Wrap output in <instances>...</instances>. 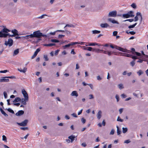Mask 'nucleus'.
<instances>
[{
    "instance_id": "obj_1",
    "label": "nucleus",
    "mask_w": 148,
    "mask_h": 148,
    "mask_svg": "<svg viewBox=\"0 0 148 148\" xmlns=\"http://www.w3.org/2000/svg\"><path fill=\"white\" fill-rule=\"evenodd\" d=\"M33 37L40 38L41 37L47 38L48 36L46 35L43 34L42 33L40 32V30H38L33 32L32 34Z\"/></svg>"
},
{
    "instance_id": "obj_2",
    "label": "nucleus",
    "mask_w": 148,
    "mask_h": 148,
    "mask_svg": "<svg viewBox=\"0 0 148 148\" xmlns=\"http://www.w3.org/2000/svg\"><path fill=\"white\" fill-rule=\"evenodd\" d=\"M4 27L0 31V37L4 38L3 36V34H5V33H8V32H10L11 30H10L6 28L5 26H3Z\"/></svg>"
},
{
    "instance_id": "obj_3",
    "label": "nucleus",
    "mask_w": 148,
    "mask_h": 148,
    "mask_svg": "<svg viewBox=\"0 0 148 148\" xmlns=\"http://www.w3.org/2000/svg\"><path fill=\"white\" fill-rule=\"evenodd\" d=\"M133 13L134 12L133 11H130L128 12L127 14H123L122 16L123 18H126L134 17V15L133 14Z\"/></svg>"
},
{
    "instance_id": "obj_4",
    "label": "nucleus",
    "mask_w": 148,
    "mask_h": 148,
    "mask_svg": "<svg viewBox=\"0 0 148 148\" xmlns=\"http://www.w3.org/2000/svg\"><path fill=\"white\" fill-rule=\"evenodd\" d=\"M13 40L11 38H9L8 39V42L5 41L4 44L6 46L8 45L9 47H10L13 45Z\"/></svg>"
},
{
    "instance_id": "obj_5",
    "label": "nucleus",
    "mask_w": 148,
    "mask_h": 148,
    "mask_svg": "<svg viewBox=\"0 0 148 148\" xmlns=\"http://www.w3.org/2000/svg\"><path fill=\"white\" fill-rule=\"evenodd\" d=\"M28 121V120L25 119L21 123L17 122L16 124L21 126H25L27 125Z\"/></svg>"
},
{
    "instance_id": "obj_6",
    "label": "nucleus",
    "mask_w": 148,
    "mask_h": 148,
    "mask_svg": "<svg viewBox=\"0 0 148 148\" xmlns=\"http://www.w3.org/2000/svg\"><path fill=\"white\" fill-rule=\"evenodd\" d=\"M117 16V12L116 11H112L109 12L108 15V17H116Z\"/></svg>"
},
{
    "instance_id": "obj_7",
    "label": "nucleus",
    "mask_w": 148,
    "mask_h": 148,
    "mask_svg": "<svg viewBox=\"0 0 148 148\" xmlns=\"http://www.w3.org/2000/svg\"><path fill=\"white\" fill-rule=\"evenodd\" d=\"M22 93L24 97V98H25L26 100H27V99H29L28 94L24 89L22 90Z\"/></svg>"
},
{
    "instance_id": "obj_8",
    "label": "nucleus",
    "mask_w": 148,
    "mask_h": 148,
    "mask_svg": "<svg viewBox=\"0 0 148 148\" xmlns=\"http://www.w3.org/2000/svg\"><path fill=\"white\" fill-rule=\"evenodd\" d=\"M7 77H2L0 79V82H8L9 80L8 79H5Z\"/></svg>"
},
{
    "instance_id": "obj_9",
    "label": "nucleus",
    "mask_w": 148,
    "mask_h": 148,
    "mask_svg": "<svg viewBox=\"0 0 148 148\" xmlns=\"http://www.w3.org/2000/svg\"><path fill=\"white\" fill-rule=\"evenodd\" d=\"M108 20L109 22H111L112 23L117 24H119V23L118 22L116 21H115L114 19H112L111 18H108Z\"/></svg>"
},
{
    "instance_id": "obj_10",
    "label": "nucleus",
    "mask_w": 148,
    "mask_h": 148,
    "mask_svg": "<svg viewBox=\"0 0 148 148\" xmlns=\"http://www.w3.org/2000/svg\"><path fill=\"white\" fill-rule=\"evenodd\" d=\"M3 35V36L5 38L7 37L8 36L9 37H15L16 36L15 35V34H13L12 35L8 33H8H5V34H4Z\"/></svg>"
},
{
    "instance_id": "obj_11",
    "label": "nucleus",
    "mask_w": 148,
    "mask_h": 148,
    "mask_svg": "<svg viewBox=\"0 0 148 148\" xmlns=\"http://www.w3.org/2000/svg\"><path fill=\"white\" fill-rule=\"evenodd\" d=\"M114 52V51H104L103 53L105 54H107L109 56H111Z\"/></svg>"
},
{
    "instance_id": "obj_12",
    "label": "nucleus",
    "mask_w": 148,
    "mask_h": 148,
    "mask_svg": "<svg viewBox=\"0 0 148 148\" xmlns=\"http://www.w3.org/2000/svg\"><path fill=\"white\" fill-rule=\"evenodd\" d=\"M24 113V112L22 110H20L18 111V112L16 114V115L17 116H20L23 114Z\"/></svg>"
},
{
    "instance_id": "obj_13",
    "label": "nucleus",
    "mask_w": 148,
    "mask_h": 148,
    "mask_svg": "<svg viewBox=\"0 0 148 148\" xmlns=\"http://www.w3.org/2000/svg\"><path fill=\"white\" fill-rule=\"evenodd\" d=\"M71 95L72 96H75L76 97H77L78 96V94L76 91H73L71 94Z\"/></svg>"
},
{
    "instance_id": "obj_14",
    "label": "nucleus",
    "mask_w": 148,
    "mask_h": 148,
    "mask_svg": "<svg viewBox=\"0 0 148 148\" xmlns=\"http://www.w3.org/2000/svg\"><path fill=\"white\" fill-rule=\"evenodd\" d=\"M102 112L101 110H99L97 114V117L98 119H100L101 116Z\"/></svg>"
},
{
    "instance_id": "obj_15",
    "label": "nucleus",
    "mask_w": 148,
    "mask_h": 148,
    "mask_svg": "<svg viewBox=\"0 0 148 148\" xmlns=\"http://www.w3.org/2000/svg\"><path fill=\"white\" fill-rule=\"evenodd\" d=\"M12 32L13 33V34H15V35L16 36H19V34H18V31L16 29H14L12 30V31L11 30L10 32Z\"/></svg>"
},
{
    "instance_id": "obj_16",
    "label": "nucleus",
    "mask_w": 148,
    "mask_h": 148,
    "mask_svg": "<svg viewBox=\"0 0 148 148\" xmlns=\"http://www.w3.org/2000/svg\"><path fill=\"white\" fill-rule=\"evenodd\" d=\"M109 26L107 23H102L100 25V26L102 28H107Z\"/></svg>"
},
{
    "instance_id": "obj_17",
    "label": "nucleus",
    "mask_w": 148,
    "mask_h": 148,
    "mask_svg": "<svg viewBox=\"0 0 148 148\" xmlns=\"http://www.w3.org/2000/svg\"><path fill=\"white\" fill-rule=\"evenodd\" d=\"M28 101V99H27V100H26L25 98H22L21 100V103L24 105H26V104L27 103L26 102Z\"/></svg>"
},
{
    "instance_id": "obj_18",
    "label": "nucleus",
    "mask_w": 148,
    "mask_h": 148,
    "mask_svg": "<svg viewBox=\"0 0 148 148\" xmlns=\"http://www.w3.org/2000/svg\"><path fill=\"white\" fill-rule=\"evenodd\" d=\"M75 137V136L74 135H72L69 136L68 138L69 139H70L71 140V143H72L74 140V139Z\"/></svg>"
},
{
    "instance_id": "obj_19",
    "label": "nucleus",
    "mask_w": 148,
    "mask_h": 148,
    "mask_svg": "<svg viewBox=\"0 0 148 148\" xmlns=\"http://www.w3.org/2000/svg\"><path fill=\"white\" fill-rule=\"evenodd\" d=\"M115 48L116 49L118 50L121 51H122L123 52V50H124V49L118 46H115Z\"/></svg>"
},
{
    "instance_id": "obj_20",
    "label": "nucleus",
    "mask_w": 148,
    "mask_h": 148,
    "mask_svg": "<svg viewBox=\"0 0 148 148\" xmlns=\"http://www.w3.org/2000/svg\"><path fill=\"white\" fill-rule=\"evenodd\" d=\"M21 100V99L19 97H17L15 98L14 100L13 101L14 103H15L19 101H20Z\"/></svg>"
},
{
    "instance_id": "obj_21",
    "label": "nucleus",
    "mask_w": 148,
    "mask_h": 148,
    "mask_svg": "<svg viewBox=\"0 0 148 148\" xmlns=\"http://www.w3.org/2000/svg\"><path fill=\"white\" fill-rule=\"evenodd\" d=\"M23 37L25 38L26 39H28L29 38H33L32 36V34H31L30 35H28L25 36H23Z\"/></svg>"
},
{
    "instance_id": "obj_22",
    "label": "nucleus",
    "mask_w": 148,
    "mask_h": 148,
    "mask_svg": "<svg viewBox=\"0 0 148 148\" xmlns=\"http://www.w3.org/2000/svg\"><path fill=\"white\" fill-rule=\"evenodd\" d=\"M0 110L1 113L3 114L6 117L8 116V115L4 112V111L1 108H0Z\"/></svg>"
},
{
    "instance_id": "obj_23",
    "label": "nucleus",
    "mask_w": 148,
    "mask_h": 148,
    "mask_svg": "<svg viewBox=\"0 0 148 148\" xmlns=\"http://www.w3.org/2000/svg\"><path fill=\"white\" fill-rule=\"evenodd\" d=\"M86 44H85V45L86 46H95V45H97V44H96L94 42L92 43H89V42H87V43H86Z\"/></svg>"
},
{
    "instance_id": "obj_24",
    "label": "nucleus",
    "mask_w": 148,
    "mask_h": 148,
    "mask_svg": "<svg viewBox=\"0 0 148 148\" xmlns=\"http://www.w3.org/2000/svg\"><path fill=\"white\" fill-rule=\"evenodd\" d=\"M27 70V68H26L25 67L23 70H22L21 69H18V70L20 71L21 72H23V73H25L26 71Z\"/></svg>"
},
{
    "instance_id": "obj_25",
    "label": "nucleus",
    "mask_w": 148,
    "mask_h": 148,
    "mask_svg": "<svg viewBox=\"0 0 148 148\" xmlns=\"http://www.w3.org/2000/svg\"><path fill=\"white\" fill-rule=\"evenodd\" d=\"M116 127L117 129V135H119L121 134V131L120 130L119 128V126L118 125H117L116 126Z\"/></svg>"
},
{
    "instance_id": "obj_26",
    "label": "nucleus",
    "mask_w": 148,
    "mask_h": 148,
    "mask_svg": "<svg viewBox=\"0 0 148 148\" xmlns=\"http://www.w3.org/2000/svg\"><path fill=\"white\" fill-rule=\"evenodd\" d=\"M132 53L134 55H136L138 56H141V54L140 53L137 52H132Z\"/></svg>"
},
{
    "instance_id": "obj_27",
    "label": "nucleus",
    "mask_w": 148,
    "mask_h": 148,
    "mask_svg": "<svg viewBox=\"0 0 148 148\" xmlns=\"http://www.w3.org/2000/svg\"><path fill=\"white\" fill-rule=\"evenodd\" d=\"M19 52V49H18L14 50L13 55V56L17 55Z\"/></svg>"
},
{
    "instance_id": "obj_28",
    "label": "nucleus",
    "mask_w": 148,
    "mask_h": 148,
    "mask_svg": "<svg viewBox=\"0 0 148 148\" xmlns=\"http://www.w3.org/2000/svg\"><path fill=\"white\" fill-rule=\"evenodd\" d=\"M131 58L133 59V60L135 61L136 59H139V58L137 56H133L132 55V56H131Z\"/></svg>"
},
{
    "instance_id": "obj_29",
    "label": "nucleus",
    "mask_w": 148,
    "mask_h": 148,
    "mask_svg": "<svg viewBox=\"0 0 148 148\" xmlns=\"http://www.w3.org/2000/svg\"><path fill=\"white\" fill-rule=\"evenodd\" d=\"M92 33L93 34H99L100 33V31H98L97 30H94L92 31Z\"/></svg>"
},
{
    "instance_id": "obj_30",
    "label": "nucleus",
    "mask_w": 148,
    "mask_h": 148,
    "mask_svg": "<svg viewBox=\"0 0 148 148\" xmlns=\"http://www.w3.org/2000/svg\"><path fill=\"white\" fill-rule=\"evenodd\" d=\"M123 132V133H126L128 130L127 128V127H123L122 128Z\"/></svg>"
},
{
    "instance_id": "obj_31",
    "label": "nucleus",
    "mask_w": 148,
    "mask_h": 148,
    "mask_svg": "<svg viewBox=\"0 0 148 148\" xmlns=\"http://www.w3.org/2000/svg\"><path fill=\"white\" fill-rule=\"evenodd\" d=\"M50 41L52 42H59V41L56 39H51L50 40Z\"/></svg>"
},
{
    "instance_id": "obj_32",
    "label": "nucleus",
    "mask_w": 148,
    "mask_h": 148,
    "mask_svg": "<svg viewBox=\"0 0 148 148\" xmlns=\"http://www.w3.org/2000/svg\"><path fill=\"white\" fill-rule=\"evenodd\" d=\"M66 27H75V26L74 25H73V24H71V25L67 24L65 26V27H64V28H65Z\"/></svg>"
},
{
    "instance_id": "obj_33",
    "label": "nucleus",
    "mask_w": 148,
    "mask_h": 148,
    "mask_svg": "<svg viewBox=\"0 0 148 148\" xmlns=\"http://www.w3.org/2000/svg\"><path fill=\"white\" fill-rule=\"evenodd\" d=\"M5 110H7L9 112L12 113L14 114V112L13 110L10 108H9L8 109H6Z\"/></svg>"
},
{
    "instance_id": "obj_34",
    "label": "nucleus",
    "mask_w": 148,
    "mask_h": 148,
    "mask_svg": "<svg viewBox=\"0 0 148 148\" xmlns=\"http://www.w3.org/2000/svg\"><path fill=\"white\" fill-rule=\"evenodd\" d=\"M119 88L120 89H121L124 88L123 85L122 84H120L118 85Z\"/></svg>"
},
{
    "instance_id": "obj_35",
    "label": "nucleus",
    "mask_w": 148,
    "mask_h": 148,
    "mask_svg": "<svg viewBox=\"0 0 148 148\" xmlns=\"http://www.w3.org/2000/svg\"><path fill=\"white\" fill-rule=\"evenodd\" d=\"M2 140L5 142H7V138L5 136L3 135L2 136Z\"/></svg>"
},
{
    "instance_id": "obj_36",
    "label": "nucleus",
    "mask_w": 148,
    "mask_h": 148,
    "mask_svg": "<svg viewBox=\"0 0 148 148\" xmlns=\"http://www.w3.org/2000/svg\"><path fill=\"white\" fill-rule=\"evenodd\" d=\"M143 72L141 70H139V71L137 72V74L139 76H140L143 73Z\"/></svg>"
},
{
    "instance_id": "obj_37",
    "label": "nucleus",
    "mask_w": 148,
    "mask_h": 148,
    "mask_svg": "<svg viewBox=\"0 0 148 148\" xmlns=\"http://www.w3.org/2000/svg\"><path fill=\"white\" fill-rule=\"evenodd\" d=\"M43 58L45 59V61H48L49 60V58H48L47 55H44Z\"/></svg>"
},
{
    "instance_id": "obj_38",
    "label": "nucleus",
    "mask_w": 148,
    "mask_h": 148,
    "mask_svg": "<svg viewBox=\"0 0 148 148\" xmlns=\"http://www.w3.org/2000/svg\"><path fill=\"white\" fill-rule=\"evenodd\" d=\"M123 56L131 58V56H132V55L124 53Z\"/></svg>"
},
{
    "instance_id": "obj_39",
    "label": "nucleus",
    "mask_w": 148,
    "mask_h": 148,
    "mask_svg": "<svg viewBox=\"0 0 148 148\" xmlns=\"http://www.w3.org/2000/svg\"><path fill=\"white\" fill-rule=\"evenodd\" d=\"M40 51V48H38L36 50V51L34 53L37 55L38 53Z\"/></svg>"
},
{
    "instance_id": "obj_40",
    "label": "nucleus",
    "mask_w": 148,
    "mask_h": 148,
    "mask_svg": "<svg viewBox=\"0 0 148 148\" xmlns=\"http://www.w3.org/2000/svg\"><path fill=\"white\" fill-rule=\"evenodd\" d=\"M117 121H120L121 122H123V119H121L119 116H118V117Z\"/></svg>"
},
{
    "instance_id": "obj_41",
    "label": "nucleus",
    "mask_w": 148,
    "mask_h": 148,
    "mask_svg": "<svg viewBox=\"0 0 148 148\" xmlns=\"http://www.w3.org/2000/svg\"><path fill=\"white\" fill-rule=\"evenodd\" d=\"M135 61L133 60L130 62V65L132 66L133 67L135 65Z\"/></svg>"
},
{
    "instance_id": "obj_42",
    "label": "nucleus",
    "mask_w": 148,
    "mask_h": 148,
    "mask_svg": "<svg viewBox=\"0 0 148 148\" xmlns=\"http://www.w3.org/2000/svg\"><path fill=\"white\" fill-rule=\"evenodd\" d=\"M131 6L133 8L135 9L136 8V4L135 3H133L131 5Z\"/></svg>"
},
{
    "instance_id": "obj_43",
    "label": "nucleus",
    "mask_w": 148,
    "mask_h": 148,
    "mask_svg": "<svg viewBox=\"0 0 148 148\" xmlns=\"http://www.w3.org/2000/svg\"><path fill=\"white\" fill-rule=\"evenodd\" d=\"M134 21V19H127V20H126L125 21H123L125 22L127 21H129L130 22H131L132 21Z\"/></svg>"
},
{
    "instance_id": "obj_44",
    "label": "nucleus",
    "mask_w": 148,
    "mask_h": 148,
    "mask_svg": "<svg viewBox=\"0 0 148 148\" xmlns=\"http://www.w3.org/2000/svg\"><path fill=\"white\" fill-rule=\"evenodd\" d=\"M47 15L46 14H43L42 16L37 17V18L39 19H42L44 18L45 16H47Z\"/></svg>"
},
{
    "instance_id": "obj_45",
    "label": "nucleus",
    "mask_w": 148,
    "mask_h": 148,
    "mask_svg": "<svg viewBox=\"0 0 148 148\" xmlns=\"http://www.w3.org/2000/svg\"><path fill=\"white\" fill-rule=\"evenodd\" d=\"M7 77V78L10 79H15L16 77L14 76H11L9 77Z\"/></svg>"
},
{
    "instance_id": "obj_46",
    "label": "nucleus",
    "mask_w": 148,
    "mask_h": 148,
    "mask_svg": "<svg viewBox=\"0 0 148 148\" xmlns=\"http://www.w3.org/2000/svg\"><path fill=\"white\" fill-rule=\"evenodd\" d=\"M104 50H100L99 49H96L95 52L97 53H99L100 51H102L103 52Z\"/></svg>"
},
{
    "instance_id": "obj_47",
    "label": "nucleus",
    "mask_w": 148,
    "mask_h": 148,
    "mask_svg": "<svg viewBox=\"0 0 148 148\" xmlns=\"http://www.w3.org/2000/svg\"><path fill=\"white\" fill-rule=\"evenodd\" d=\"M123 52L127 53H130L131 52V51L129 50H128L126 49H124L123 50Z\"/></svg>"
},
{
    "instance_id": "obj_48",
    "label": "nucleus",
    "mask_w": 148,
    "mask_h": 148,
    "mask_svg": "<svg viewBox=\"0 0 148 148\" xmlns=\"http://www.w3.org/2000/svg\"><path fill=\"white\" fill-rule=\"evenodd\" d=\"M20 129L21 130H28V127H21L20 128Z\"/></svg>"
},
{
    "instance_id": "obj_49",
    "label": "nucleus",
    "mask_w": 148,
    "mask_h": 148,
    "mask_svg": "<svg viewBox=\"0 0 148 148\" xmlns=\"http://www.w3.org/2000/svg\"><path fill=\"white\" fill-rule=\"evenodd\" d=\"M3 95H4V98L5 99L7 98L8 95H7V93L6 92H5V91L4 92Z\"/></svg>"
},
{
    "instance_id": "obj_50",
    "label": "nucleus",
    "mask_w": 148,
    "mask_h": 148,
    "mask_svg": "<svg viewBox=\"0 0 148 148\" xmlns=\"http://www.w3.org/2000/svg\"><path fill=\"white\" fill-rule=\"evenodd\" d=\"M70 47V45L69 44H68V45H66L64 46H63V47L64 49H65L66 48L69 47Z\"/></svg>"
},
{
    "instance_id": "obj_51",
    "label": "nucleus",
    "mask_w": 148,
    "mask_h": 148,
    "mask_svg": "<svg viewBox=\"0 0 148 148\" xmlns=\"http://www.w3.org/2000/svg\"><path fill=\"white\" fill-rule=\"evenodd\" d=\"M81 121L82 123L84 124L86 122V120L84 118H82L81 119Z\"/></svg>"
},
{
    "instance_id": "obj_52",
    "label": "nucleus",
    "mask_w": 148,
    "mask_h": 148,
    "mask_svg": "<svg viewBox=\"0 0 148 148\" xmlns=\"http://www.w3.org/2000/svg\"><path fill=\"white\" fill-rule=\"evenodd\" d=\"M115 98L116 99L117 101L118 102L119 101V97L117 95H116L115 96Z\"/></svg>"
},
{
    "instance_id": "obj_53",
    "label": "nucleus",
    "mask_w": 148,
    "mask_h": 148,
    "mask_svg": "<svg viewBox=\"0 0 148 148\" xmlns=\"http://www.w3.org/2000/svg\"><path fill=\"white\" fill-rule=\"evenodd\" d=\"M92 49V48L90 47H87V50L91 51Z\"/></svg>"
},
{
    "instance_id": "obj_54",
    "label": "nucleus",
    "mask_w": 148,
    "mask_h": 148,
    "mask_svg": "<svg viewBox=\"0 0 148 148\" xmlns=\"http://www.w3.org/2000/svg\"><path fill=\"white\" fill-rule=\"evenodd\" d=\"M70 46L71 45H73L75 44H77V42H71L70 44H69Z\"/></svg>"
},
{
    "instance_id": "obj_55",
    "label": "nucleus",
    "mask_w": 148,
    "mask_h": 148,
    "mask_svg": "<svg viewBox=\"0 0 148 148\" xmlns=\"http://www.w3.org/2000/svg\"><path fill=\"white\" fill-rule=\"evenodd\" d=\"M117 32L116 31H115L113 32V36H116L117 35Z\"/></svg>"
},
{
    "instance_id": "obj_56",
    "label": "nucleus",
    "mask_w": 148,
    "mask_h": 148,
    "mask_svg": "<svg viewBox=\"0 0 148 148\" xmlns=\"http://www.w3.org/2000/svg\"><path fill=\"white\" fill-rule=\"evenodd\" d=\"M85 43H86L85 42H77V44H80L81 45H84V44Z\"/></svg>"
},
{
    "instance_id": "obj_57",
    "label": "nucleus",
    "mask_w": 148,
    "mask_h": 148,
    "mask_svg": "<svg viewBox=\"0 0 148 148\" xmlns=\"http://www.w3.org/2000/svg\"><path fill=\"white\" fill-rule=\"evenodd\" d=\"M114 130L113 129H112L111 130L110 132V134L111 135H113L114 133Z\"/></svg>"
},
{
    "instance_id": "obj_58",
    "label": "nucleus",
    "mask_w": 148,
    "mask_h": 148,
    "mask_svg": "<svg viewBox=\"0 0 148 148\" xmlns=\"http://www.w3.org/2000/svg\"><path fill=\"white\" fill-rule=\"evenodd\" d=\"M131 142L130 140L129 139L125 141L124 143H128Z\"/></svg>"
},
{
    "instance_id": "obj_59",
    "label": "nucleus",
    "mask_w": 148,
    "mask_h": 148,
    "mask_svg": "<svg viewBox=\"0 0 148 148\" xmlns=\"http://www.w3.org/2000/svg\"><path fill=\"white\" fill-rule=\"evenodd\" d=\"M129 33L131 35H134L136 34V32L134 31H130L129 32Z\"/></svg>"
},
{
    "instance_id": "obj_60",
    "label": "nucleus",
    "mask_w": 148,
    "mask_h": 148,
    "mask_svg": "<svg viewBox=\"0 0 148 148\" xmlns=\"http://www.w3.org/2000/svg\"><path fill=\"white\" fill-rule=\"evenodd\" d=\"M13 104L14 106H18L20 105V103H13Z\"/></svg>"
},
{
    "instance_id": "obj_61",
    "label": "nucleus",
    "mask_w": 148,
    "mask_h": 148,
    "mask_svg": "<svg viewBox=\"0 0 148 148\" xmlns=\"http://www.w3.org/2000/svg\"><path fill=\"white\" fill-rule=\"evenodd\" d=\"M134 21H137L138 20V16H136L134 18Z\"/></svg>"
},
{
    "instance_id": "obj_62",
    "label": "nucleus",
    "mask_w": 148,
    "mask_h": 148,
    "mask_svg": "<svg viewBox=\"0 0 148 148\" xmlns=\"http://www.w3.org/2000/svg\"><path fill=\"white\" fill-rule=\"evenodd\" d=\"M59 51H60V50L59 49H58V50H56V51H55V55H57L58 54V52Z\"/></svg>"
},
{
    "instance_id": "obj_63",
    "label": "nucleus",
    "mask_w": 148,
    "mask_h": 148,
    "mask_svg": "<svg viewBox=\"0 0 148 148\" xmlns=\"http://www.w3.org/2000/svg\"><path fill=\"white\" fill-rule=\"evenodd\" d=\"M8 72V70H4L3 71H0V73H5Z\"/></svg>"
},
{
    "instance_id": "obj_64",
    "label": "nucleus",
    "mask_w": 148,
    "mask_h": 148,
    "mask_svg": "<svg viewBox=\"0 0 148 148\" xmlns=\"http://www.w3.org/2000/svg\"><path fill=\"white\" fill-rule=\"evenodd\" d=\"M89 99H91L94 98V97L92 95H89Z\"/></svg>"
}]
</instances>
